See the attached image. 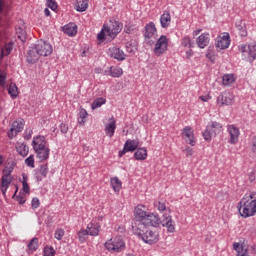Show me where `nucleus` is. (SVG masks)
<instances>
[{"label":"nucleus","mask_w":256,"mask_h":256,"mask_svg":"<svg viewBox=\"0 0 256 256\" xmlns=\"http://www.w3.org/2000/svg\"><path fill=\"white\" fill-rule=\"evenodd\" d=\"M237 209L244 219L254 217L256 215V200L242 198L237 205Z\"/></svg>","instance_id":"2"},{"label":"nucleus","mask_w":256,"mask_h":256,"mask_svg":"<svg viewBox=\"0 0 256 256\" xmlns=\"http://www.w3.org/2000/svg\"><path fill=\"white\" fill-rule=\"evenodd\" d=\"M87 115H89L87 113V110L83 107H80V111L78 113V123L79 125H85V119H87Z\"/></svg>","instance_id":"30"},{"label":"nucleus","mask_w":256,"mask_h":256,"mask_svg":"<svg viewBox=\"0 0 256 256\" xmlns=\"http://www.w3.org/2000/svg\"><path fill=\"white\" fill-rule=\"evenodd\" d=\"M28 249L29 251H37V249H39V238L34 237L30 240V242L28 243Z\"/></svg>","instance_id":"33"},{"label":"nucleus","mask_w":256,"mask_h":256,"mask_svg":"<svg viewBox=\"0 0 256 256\" xmlns=\"http://www.w3.org/2000/svg\"><path fill=\"white\" fill-rule=\"evenodd\" d=\"M46 225H51L53 223V217L51 215H46V219H44Z\"/></svg>","instance_id":"56"},{"label":"nucleus","mask_w":256,"mask_h":256,"mask_svg":"<svg viewBox=\"0 0 256 256\" xmlns=\"http://www.w3.org/2000/svg\"><path fill=\"white\" fill-rule=\"evenodd\" d=\"M13 183V178H7L5 176L1 177V187H9Z\"/></svg>","instance_id":"42"},{"label":"nucleus","mask_w":256,"mask_h":256,"mask_svg":"<svg viewBox=\"0 0 256 256\" xmlns=\"http://www.w3.org/2000/svg\"><path fill=\"white\" fill-rule=\"evenodd\" d=\"M24 125L23 122H19V121H14L12 123V127L14 128V131H15V135H17L18 133H21V131H23V128H24Z\"/></svg>","instance_id":"39"},{"label":"nucleus","mask_w":256,"mask_h":256,"mask_svg":"<svg viewBox=\"0 0 256 256\" xmlns=\"http://www.w3.org/2000/svg\"><path fill=\"white\" fill-rule=\"evenodd\" d=\"M222 83L223 85L227 86V85H232V83H235V77L233 74H225L222 77Z\"/></svg>","instance_id":"34"},{"label":"nucleus","mask_w":256,"mask_h":256,"mask_svg":"<svg viewBox=\"0 0 256 256\" xmlns=\"http://www.w3.org/2000/svg\"><path fill=\"white\" fill-rule=\"evenodd\" d=\"M2 173H3L2 177L11 178V174H9V170L7 168H4L2 170Z\"/></svg>","instance_id":"57"},{"label":"nucleus","mask_w":256,"mask_h":256,"mask_svg":"<svg viewBox=\"0 0 256 256\" xmlns=\"http://www.w3.org/2000/svg\"><path fill=\"white\" fill-rule=\"evenodd\" d=\"M13 133H15V128L12 126L10 130L7 132V137L13 139V137H15V134Z\"/></svg>","instance_id":"54"},{"label":"nucleus","mask_w":256,"mask_h":256,"mask_svg":"<svg viewBox=\"0 0 256 256\" xmlns=\"http://www.w3.org/2000/svg\"><path fill=\"white\" fill-rule=\"evenodd\" d=\"M169 47V39L165 35H161L160 39L156 41L154 53L157 57H161Z\"/></svg>","instance_id":"5"},{"label":"nucleus","mask_w":256,"mask_h":256,"mask_svg":"<svg viewBox=\"0 0 256 256\" xmlns=\"http://www.w3.org/2000/svg\"><path fill=\"white\" fill-rule=\"evenodd\" d=\"M22 191H23L25 194L31 193V188L29 187V183H27V184H22Z\"/></svg>","instance_id":"53"},{"label":"nucleus","mask_w":256,"mask_h":256,"mask_svg":"<svg viewBox=\"0 0 256 256\" xmlns=\"http://www.w3.org/2000/svg\"><path fill=\"white\" fill-rule=\"evenodd\" d=\"M105 247L108 251H114L116 253H120L125 249V242L121 237H117L114 240H109L105 243Z\"/></svg>","instance_id":"7"},{"label":"nucleus","mask_w":256,"mask_h":256,"mask_svg":"<svg viewBox=\"0 0 256 256\" xmlns=\"http://www.w3.org/2000/svg\"><path fill=\"white\" fill-rule=\"evenodd\" d=\"M8 95L11 99H17L19 97V90L17 89V84L11 83L8 87Z\"/></svg>","instance_id":"29"},{"label":"nucleus","mask_w":256,"mask_h":256,"mask_svg":"<svg viewBox=\"0 0 256 256\" xmlns=\"http://www.w3.org/2000/svg\"><path fill=\"white\" fill-rule=\"evenodd\" d=\"M160 23L162 29H167V27L171 25V13L164 11V13L160 16Z\"/></svg>","instance_id":"21"},{"label":"nucleus","mask_w":256,"mask_h":256,"mask_svg":"<svg viewBox=\"0 0 256 256\" xmlns=\"http://www.w3.org/2000/svg\"><path fill=\"white\" fill-rule=\"evenodd\" d=\"M47 2V7H49V9H51L52 11H55L58 7L57 5V1L55 0H46Z\"/></svg>","instance_id":"48"},{"label":"nucleus","mask_w":256,"mask_h":256,"mask_svg":"<svg viewBox=\"0 0 256 256\" xmlns=\"http://www.w3.org/2000/svg\"><path fill=\"white\" fill-rule=\"evenodd\" d=\"M228 132L230 135L229 143H231L232 145H235V143L239 141V135H240L239 128H237L235 125H229Z\"/></svg>","instance_id":"15"},{"label":"nucleus","mask_w":256,"mask_h":256,"mask_svg":"<svg viewBox=\"0 0 256 256\" xmlns=\"http://www.w3.org/2000/svg\"><path fill=\"white\" fill-rule=\"evenodd\" d=\"M39 205H41L39 198H37V197L32 198V201H31L32 209H38Z\"/></svg>","instance_id":"49"},{"label":"nucleus","mask_w":256,"mask_h":256,"mask_svg":"<svg viewBox=\"0 0 256 256\" xmlns=\"http://www.w3.org/2000/svg\"><path fill=\"white\" fill-rule=\"evenodd\" d=\"M154 207H156L158 211H167V205H165V203L160 201L155 202Z\"/></svg>","instance_id":"47"},{"label":"nucleus","mask_w":256,"mask_h":256,"mask_svg":"<svg viewBox=\"0 0 256 256\" xmlns=\"http://www.w3.org/2000/svg\"><path fill=\"white\" fill-rule=\"evenodd\" d=\"M246 199H251V201H255L256 200V193L255 192L251 193L248 197H246Z\"/></svg>","instance_id":"63"},{"label":"nucleus","mask_w":256,"mask_h":256,"mask_svg":"<svg viewBox=\"0 0 256 256\" xmlns=\"http://www.w3.org/2000/svg\"><path fill=\"white\" fill-rule=\"evenodd\" d=\"M25 164L32 169H35V156L31 154L29 157L25 159Z\"/></svg>","instance_id":"41"},{"label":"nucleus","mask_w":256,"mask_h":256,"mask_svg":"<svg viewBox=\"0 0 256 256\" xmlns=\"http://www.w3.org/2000/svg\"><path fill=\"white\" fill-rule=\"evenodd\" d=\"M147 207L138 204L134 209L135 220L132 222V231L139 239L148 245H155L159 242V232L149 229V227L157 228L159 225L167 227L168 233H175V225L170 215H164L161 220L159 214L147 212Z\"/></svg>","instance_id":"1"},{"label":"nucleus","mask_w":256,"mask_h":256,"mask_svg":"<svg viewBox=\"0 0 256 256\" xmlns=\"http://www.w3.org/2000/svg\"><path fill=\"white\" fill-rule=\"evenodd\" d=\"M218 105H233V96L228 92H223L217 97Z\"/></svg>","instance_id":"14"},{"label":"nucleus","mask_w":256,"mask_h":256,"mask_svg":"<svg viewBox=\"0 0 256 256\" xmlns=\"http://www.w3.org/2000/svg\"><path fill=\"white\" fill-rule=\"evenodd\" d=\"M32 135H33V130H31V129L30 130H25L24 139L26 141H29L31 139Z\"/></svg>","instance_id":"51"},{"label":"nucleus","mask_w":256,"mask_h":256,"mask_svg":"<svg viewBox=\"0 0 256 256\" xmlns=\"http://www.w3.org/2000/svg\"><path fill=\"white\" fill-rule=\"evenodd\" d=\"M106 37H110L111 39V27H109L107 24H104L100 33L97 34V41L103 43Z\"/></svg>","instance_id":"16"},{"label":"nucleus","mask_w":256,"mask_h":256,"mask_svg":"<svg viewBox=\"0 0 256 256\" xmlns=\"http://www.w3.org/2000/svg\"><path fill=\"white\" fill-rule=\"evenodd\" d=\"M139 147V139H128L125 141V144L123 146V149L119 151L118 157H123L126 153H133L137 151V148Z\"/></svg>","instance_id":"8"},{"label":"nucleus","mask_w":256,"mask_h":256,"mask_svg":"<svg viewBox=\"0 0 256 256\" xmlns=\"http://www.w3.org/2000/svg\"><path fill=\"white\" fill-rule=\"evenodd\" d=\"M110 23L112 24L110 27L111 39H115V37H117V34L123 31V23L117 20H110Z\"/></svg>","instance_id":"11"},{"label":"nucleus","mask_w":256,"mask_h":256,"mask_svg":"<svg viewBox=\"0 0 256 256\" xmlns=\"http://www.w3.org/2000/svg\"><path fill=\"white\" fill-rule=\"evenodd\" d=\"M216 49H229V46L231 45V36L229 33H224L223 36H219L216 39Z\"/></svg>","instance_id":"10"},{"label":"nucleus","mask_w":256,"mask_h":256,"mask_svg":"<svg viewBox=\"0 0 256 256\" xmlns=\"http://www.w3.org/2000/svg\"><path fill=\"white\" fill-rule=\"evenodd\" d=\"M38 53H40L41 57H49L51 53H53V46L47 41L38 40L36 44H34Z\"/></svg>","instance_id":"6"},{"label":"nucleus","mask_w":256,"mask_h":256,"mask_svg":"<svg viewBox=\"0 0 256 256\" xmlns=\"http://www.w3.org/2000/svg\"><path fill=\"white\" fill-rule=\"evenodd\" d=\"M32 146L34 150H41L44 147H47V140H45V136H36L32 140Z\"/></svg>","instance_id":"12"},{"label":"nucleus","mask_w":256,"mask_h":256,"mask_svg":"<svg viewBox=\"0 0 256 256\" xmlns=\"http://www.w3.org/2000/svg\"><path fill=\"white\" fill-rule=\"evenodd\" d=\"M223 125L217 121L210 122L204 132H202L203 138L210 143L213 137H217L221 133Z\"/></svg>","instance_id":"3"},{"label":"nucleus","mask_w":256,"mask_h":256,"mask_svg":"<svg viewBox=\"0 0 256 256\" xmlns=\"http://www.w3.org/2000/svg\"><path fill=\"white\" fill-rule=\"evenodd\" d=\"M236 29L239 31L240 37H247V24L243 20L236 22Z\"/></svg>","instance_id":"25"},{"label":"nucleus","mask_w":256,"mask_h":256,"mask_svg":"<svg viewBox=\"0 0 256 256\" xmlns=\"http://www.w3.org/2000/svg\"><path fill=\"white\" fill-rule=\"evenodd\" d=\"M0 189H1V193H2V195H7V189H9V187H1L0 186Z\"/></svg>","instance_id":"64"},{"label":"nucleus","mask_w":256,"mask_h":256,"mask_svg":"<svg viewBox=\"0 0 256 256\" xmlns=\"http://www.w3.org/2000/svg\"><path fill=\"white\" fill-rule=\"evenodd\" d=\"M116 129H117V124H116L115 120H113L112 122H110L109 124L106 125L105 134L108 137H113V135H115Z\"/></svg>","instance_id":"27"},{"label":"nucleus","mask_w":256,"mask_h":256,"mask_svg":"<svg viewBox=\"0 0 256 256\" xmlns=\"http://www.w3.org/2000/svg\"><path fill=\"white\" fill-rule=\"evenodd\" d=\"M60 131L63 134L67 133V131H69V126H67V124H65V123H61L60 124Z\"/></svg>","instance_id":"52"},{"label":"nucleus","mask_w":256,"mask_h":256,"mask_svg":"<svg viewBox=\"0 0 256 256\" xmlns=\"http://www.w3.org/2000/svg\"><path fill=\"white\" fill-rule=\"evenodd\" d=\"M77 11L80 13H83L84 11H87V8L89 7V3L87 0L78 1L76 3Z\"/></svg>","instance_id":"36"},{"label":"nucleus","mask_w":256,"mask_h":256,"mask_svg":"<svg viewBox=\"0 0 256 256\" xmlns=\"http://www.w3.org/2000/svg\"><path fill=\"white\" fill-rule=\"evenodd\" d=\"M184 153H186V157H192V156H193V148L187 147V148L184 150Z\"/></svg>","instance_id":"55"},{"label":"nucleus","mask_w":256,"mask_h":256,"mask_svg":"<svg viewBox=\"0 0 256 256\" xmlns=\"http://www.w3.org/2000/svg\"><path fill=\"white\" fill-rule=\"evenodd\" d=\"M134 158L136 161H145V159H147V148L138 147L134 153Z\"/></svg>","instance_id":"24"},{"label":"nucleus","mask_w":256,"mask_h":256,"mask_svg":"<svg viewBox=\"0 0 256 256\" xmlns=\"http://www.w3.org/2000/svg\"><path fill=\"white\" fill-rule=\"evenodd\" d=\"M233 249H234V251L237 252V256H240L243 251V246H241V244L238 242H234Z\"/></svg>","instance_id":"46"},{"label":"nucleus","mask_w":256,"mask_h":256,"mask_svg":"<svg viewBox=\"0 0 256 256\" xmlns=\"http://www.w3.org/2000/svg\"><path fill=\"white\" fill-rule=\"evenodd\" d=\"M193 57V50L189 49L186 51V59H191Z\"/></svg>","instance_id":"61"},{"label":"nucleus","mask_w":256,"mask_h":256,"mask_svg":"<svg viewBox=\"0 0 256 256\" xmlns=\"http://www.w3.org/2000/svg\"><path fill=\"white\" fill-rule=\"evenodd\" d=\"M16 201L19 203V205H25L27 200L23 197L21 192H19L18 196L16 197Z\"/></svg>","instance_id":"50"},{"label":"nucleus","mask_w":256,"mask_h":256,"mask_svg":"<svg viewBox=\"0 0 256 256\" xmlns=\"http://www.w3.org/2000/svg\"><path fill=\"white\" fill-rule=\"evenodd\" d=\"M62 31L69 37H75L77 35V25L75 23H68L62 27Z\"/></svg>","instance_id":"18"},{"label":"nucleus","mask_w":256,"mask_h":256,"mask_svg":"<svg viewBox=\"0 0 256 256\" xmlns=\"http://www.w3.org/2000/svg\"><path fill=\"white\" fill-rule=\"evenodd\" d=\"M157 33V28L155 27V23L150 22L146 24L144 28V39H151L153 35Z\"/></svg>","instance_id":"17"},{"label":"nucleus","mask_w":256,"mask_h":256,"mask_svg":"<svg viewBox=\"0 0 256 256\" xmlns=\"http://www.w3.org/2000/svg\"><path fill=\"white\" fill-rule=\"evenodd\" d=\"M139 31V27H137V24H134L131 21H126L124 25V33L127 35H133V33H137Z\"/></svg>","instance_id":"22"},{"label":"nucleus","mask_w":256,"mask_h":256,"mask_svg":"<svg viewBox=\"0 0 256 256\" xmlns=\"http://www.w3.org/2000/svg\"><path fill=\"white\" fill-rule=\"evenodd\" d=\"M111 57L116 59V61H125L127 55H125V52H123V50L120 48L114 47L111 52Z\"/></svg>","instance_id":"23"},{"label":"nucleus","mask_w":256,"mask_h":256,"mask_svg":"<svg viewBox=\"0 0 256 256\" xmlns=\"http://www.w3.org/2000/svg\"><path fill=\"white\" fill-rule=\"evenodd\" d=\"M107 103V99L100 97L96 98L93 103L91 104V109L95 111V109H99L102 105H105Z\"/></svg>","instance_id":"31"},{"label":"nucleus","mask_w":256,"mask_h":256,"mask_svg":"<svg viewBox=\"0 0 256 256\" xmlns=\"http://www.w3.org/2000/svg\"><path fill=\"white\" fill-rule=\"evenodd\" d=\"M215 57V52H207L206 58L210 59V61H213V58Z\"/></svg>","instance_id":"58"},{"label":"nucleus","mask_w":256,"mask_h":256,"mask_svg":"<svg viewBox=\"0 0 256 256\" xmlns=\"http://www.w3.org/2000/svg\"><path fill=\"white\" fill-rule=\"evenodd\" d=\"M39 173L42 177H47V173H49V166L47 164L41 165Z\"/></svg>","instance_id":"44"},{"label":"nucleus","mask_w":256,"mask_h":256,"mask_svg":"<svg viewBox=\"0 0 256 256\" xmlns=\"http://www.w3.org/2000/svg\"><path fill=\"white\" fill-rule=\"evenodd\" d=\"M89 231L85 230V229H81L80 231H78L77 236H78V240L81 243H85V241H87V237H89Z\"/></svg>","instance_id":"35"},{"label":"nucleus","mask_w":256,"mask_h":256,"mask_svg":"<svg viewBox=\"0 0 256 256\" xmlns=\"http://www.w3.org/2000/svg\"><path fill=\"white\" fill-rule=\"evenodd\" d=\"M57 251H55V248L53 246H45L43 249V256H55Z\"/></svg>","instance_id":"38"},{"label":"nucleus","mask_w":256,"mask_h":256,"mask_svg":"<svg viewBox=\"0 0 256 256\" xmlns=\"http://www.w3.org/2000/svg\"><path fill=\"white\" fill-rule=\"evenodd\" d=\"M182 46L183 47L189 46V49L193 47V43H191V38L189 36H186L182 39Z\"/></svg>","instance_id":"45"},{"label":"nucleus","mask_w":256,"mask_h":256,"mask_svg":"<svg viewBox=\"0 0 256 256\" xmlns=\"http://www.w3.org/2000/svg\"><path fill=\"white\" fill-rule=\"evenodd\" d=\"M16 151L18 155H21V157H27L29 155V146L25 143H21L16 146Z\"/></svg>","instance_id":"26"},{"label":"nucleus","mask_w":256,"mask_h":256,"mask_svg":"<svg viewBox=\"0 0 256 256\" xmlns=\"http://www.w3.org/2000/svg\"><path fill=\"white\" fill-rule=\"evenodd\" d=\"M40 57H41V54L39 53V50H37V47L34 44L27 52L26 61L30 65H35V63H37V61H39Z\"/></svg>","instance_id":"9"},{"label":"nucleus","mask_w":256,"mask_h":256,"mask_svg":"<svg viewBox=\"0 0 256 256\" xmlns=\"http://www.w3.org/2000/svg\"><path fill=\"white\" fill-rule=\"evenodd\" d=\"M34 151L40 161H47V159H49V153H51V150L47 146H45L44 148H40V150Z\"/></svg>","instance_id":"20"},{"label":"nucleus","mask_w":256,"mask_h":256,"mask_svg":"<svg viewBox=\"0 0 256 256\" xmlns=\"http://www.w3.org/2000/svg\"><path fill=\"white\" fill-rule=\"evenodd\" d=\"M199 99H200V101H203L204 103H207V100L211 99V96H209V95L200 96Z\"/></svg>","instance_id":"60"},{"label":"nucleus","mask_w":256,"mask_h":256,"mask_svg":"<svg viewBox=\"0 0 256 256\" xmlns=\"http://www.w3.org/2000/svg\"><path fill=\"white\" fill-rule=\"evenodd\" d=\"M183 135L184 137H187L186 143L191 145V147H195V134L193 133V128H191V126H186L183 129Z\"/></svg>","instance_id":"13"},{"label":"nucleus","mask_w":256,"mask_h":256,"mask_svg":"<svg viewBox=\"0 0 256 256\" xmlns=\"http://www.w3.org/2000/svg\"><path fill=\"white\" fill-rule=\"evenodd\" d=\"M110 183L115 193H119L121 191L123 183L121 182V180H119L118 177L111 178Z\"/></svg>","instance_id":"28"},{"label":"nucleus","mask_w":256,"mask_h":256,"mask_svg":"<svg viewBox=\"0 0 256 256\" xmlns=\"http://www.w3.org/2000/svg\"><path fill=\"white\" fill-rule=\"evenodd\" d=\"M22 184H27V181H28V179H29V176H27V174L26 173H23L22 174Z\"/></svg>","instance_id":"62"},{"label":"nucleus","mask_w":256,"mask_h":256,"mask_svg":"<svg viewBox=\"0 0 256 256\" xmlns=\"http://www.w3.org/2000/svg\"><path fill=\"white\" fill-rule=\"evenodd\" d=\"M54 237H55V239H57V241H61V239H63V237H65V230L57 229L55 231Z\"/></svg>","instance_id":"43"},{"label":"nucleus","mask_w":256,"mask_h":256,"mask_svg":"<svg viewBox=\"0 0 256 256\" xmlns=\"http://www.w3.org/2000/svg\"><path fill=\"white\" fill-rule=\"evenodd\" d=\"M209 41H211V38H209V33H203L197 38V45L200 47V49H205V47L209 45Z\"/></svg>","instance_id":"19"},{"label":"nucleus","mask_w":256,"mask_h":256,"mask_svg":"<svg viewBox=\"0 0 256 256\" xmlns=\"http://www.w3.org/2000/svg\"><path fill=\"white\" fill-rule=\"evenodd\" d=\"M13 50V43L5 44V46L2 48V56L11 55V51Z\"/></svg>","instance_id":"40"},{"label":"nucleus","mask_w":256,"mask_h":256,"mask_svg":"<svg viewBox=\"0 0 256 256\" xmlns=\"http://www.w3.org/2000/svg\"><path fill=\"white\" fill-rule=\"evenodd\" d=\"M123 75V69L121 67H110V76L114 78H119Z\"/></svg>","instance_id":"32"},{"label":"nucleus","mask_w":256,"mask_h":256,"mask_svg":"<svg viewBox=\"0 0 256 256\" xmlns=\"http://www.w3.org/2000/svg\"><path fill=\"white\" fill-rule=\"evenodd\" d=\"M8 165V167H12V169H15V167H17V160H12L8 162Z\"/></svg>","instance_id":"59"},{"label":"nucleus","mask_w":256,"mask_h":256,"mask_svg":"<svg viewBox=\"0 0 256 256\" xmlns=\"http://www.w3.org/2000/svg\"><path fill=\"white\" fill-rule=\"evenodd\" d=\"M101 230V225L99 223L93 224L90 231H88L91 237H97L99 235V231Z\"/></svg>","instance_id":"37"},{"label":"nucleus","mask_w":256,"mask_h":256,"mask_svg":"<svg viewBox=\"0 0 256 256\" xmlns=\"http://www.w3.org/2000/svg\"><path fill=\"white\" fill-rule=\"evenodd\" d=\"M238 51H240L245 61H248L249 63H253V61H255L256 44H253V45L242 44L238 46Z\"/></svg>","instance_id":"4"}]
</instances>
